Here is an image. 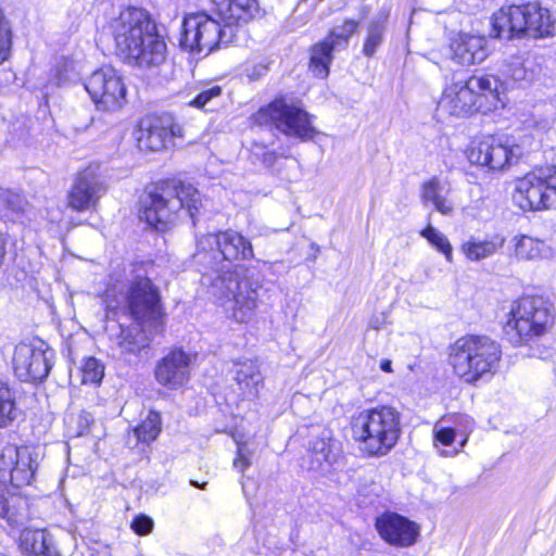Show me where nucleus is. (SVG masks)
Segmentation results:
<instances>
[{"label": "nucleus", "instance_id": "43", "mask_svg": "<svg viewBox=\"0 0 556 556\" xmlns=\"http://www.w3.org/2000/svg\"><path fill=\"white\" fill-rule=\"evenodd\" d=\"M510 76L515 81H522L528 79V72L522 64H516L510 68Z\"/></svg>", "mask_w": 556, "mask_h": 556}, {"label": "nucleus", "instance_id": "7", "mask_svg": "<svg viewBox=\"0 0 556 556\" xmlns=\"http://www.w3.org/2000/svg\"><path fill=\"white\" fill-rule=\"evenodd\" d=\"M236 23H219L204 12L187 14L182 21L180 46L195 53L208 54L219 43H230L240 33Z\"/></svg>", "mask_w": 556, "mask_h": 556}, {"label": "nucleus", "instance_id": "37", "mask_svg": "<svg viewBox=\"0 0 556 556\" xmlns=\"http://www.w3.org/2000/svg\"><path fill=\"white\" fill-rule=\"evenodd\" d=\"M263 387V376L260 372L256 364L251 362L249 368L245 364V400H253L258 397L260 390H262Z\"/></svg>", "mask_w": 556, "mask_h": 556}, {"label": "nucleus", "instance_id": "23", "mask_svg": "<svg viewBox=\"0 0 556 556\" xmlns=\"http://www.w3.org/2000/svg\"><path fill=\"white\" fill-rule=\"evenodd\" d=\"M18 547L25 556H61L45 530L24 529L20 534Z\"/></svg>", "mask_w": 556, "mask_h": 556}, {"label": "nucleus", "instance_id": "31", "mask_svg": "<svg viewBox=\"0 0 556 556\" xmlns=\"http://www.w3.org/2000/svg\"><path fill=\"white\" fill-rule=\"evenodd\" d=\"M16 417L15 393L7 382L0 380V429L10 426Z\"/></svg>", "mask_w": 556, "mask_h": 556}, {"label": "nucleus", "instance_id": "6", "mask_svg": "<svg viewBox=\"0 0 556 556\" xmlns=\"http://www.w3.org/2000/svg\"><path fill=\"white\" fill-rule=\"evenodd\" d=\"M353 437L370 456H383L396 444L401 434V417L390 406L359 413L352 422Z\"/></svg>", "mask_w": 556, "mask_h": 556}, {"label": "nucleus", "instance_id": "2", "mask_svg": "<svg viewBox=\"0 0 556 556\" xmlns=\"http://www.w3.org/2000/svg\"><path fill=\"white\" fill-rule=\"evenodd\" d=\"M116 54L128 65L151 70L166 60L167 46L146 10L127 8L109 23Z\"/></svg>", "mask_w": 556, "mask_h": 556}, {"label": "nucleus", "instance_id": "49", "mask_svg": "<svg viewBox=\"0 0 556 556\" xmlns=\"http://www.w3.org/2000/svg\"><path fill=\"white\" fill-rule=\"evenodd\" d=\"M244 249H245V255L248 254V252H249L250 254H252V245H251V243H250V242H248L247 240H245Z\"/></svg>", "mask_w": 556, "mask_h": 556}, {"label": "nucleus", "instance_id": "5", "mask_svg": "<svg viewBox=\"0 0 556 556\" xmlns=\"http://www.w3.org/2000/svg\"><path fill=\"white\" fill-rule=\"evenodd\" d=\"M202 206L200 192L191 185L179 184L161 193H149L141 201L139 218L156 230L164 231L181 213L194 218Z\"/></svg>", "mask_w": 556, "mask_h": 556}, {"label": "nucleus", "instance_id": "39", "mask_svg": "<svg viewBox=\"0 0 556 556\" xmlns=\"http://www.w3.org/2000/svg\"><path fill=\"white\" fill-rule=\"evenodd\" d=\"M222 88L213 86L201 91L195 98L189 101L188 105L195 109H204L213 99L220 97Z\"/></svg>", "mask_w": 556, "mask_h": 556}, {"label": "nucleus", "instance_id": "22", "mask_svg": "<svg viewBox=\"0 0 556 556\" xmlns=\"http://www.w3.org/2000/svg\"><path fill=\"white\" fill-rule=\"evenodd\" d=\"M309 451L313 456L312 469L327 470L338 460L341 444L333 438L332 431L325 428L311 441Z\"/></svg>", "mask_w": 556, "mask_h": 556}, {"label": "nucleus", "instance_id": "27", "mask_svg": "<svg viewBox=\"0 0 556 556\" xmlns=\"http://www.w3.org/2000/svg\"><path fill=\"white\" fill-rule=\"evenodd\" d=\"M472 91L480 98L481 110H490L498 101L500 80L491 75L471 76L467 79Z\"/></svg>", "mask_w": 556, "mask_h": 556}, {"label": "nucleus", "instance_id": "12", "mask_svg": "<svg viewBox=\"0 0 556 556\" xmlns=\"http://www.w3.org/2000/svg\"><path fill=\"white\" fill-rule=\"evenodd\" d=\"M184 127L170 115H147L135 130L138 148L146 151H162L174 144V139L184 138Z\"/></svg>", "mask_w": 556, "mask_h": 556}, {"label": "nucleus", "instance_id": "29", "mask_svg": "<svg viewBox=\"0 0 556 556\" xmlns=\"http://www.w3.org/2000/svg\"><path fill=\"white\" fill-rule=\"evenodd\" d=\"M514 241L515 254L519 260L531 261L552 256V249L544 241L526 235L515 237Z\"/></svg>", "mask_w": 556, "mask_h": 556}, {"label": "nucleus", "instance_id": "14", "mask_svg": "<svg viewBox=\"0 0 556 556\" xmlns=\"http://www.w3.org/2000/svg\"><path fill=\"white\" fill-rule=\"evenodd\" d=\"M52 357L53 352L45 349L42 342L38 346L20 343L12 358L15 376L26 382L42 381L51 370Z\"/></svg>", "mask_w": 556, "mask_h": 556}, {"label": "nucleus", "instance_id": "33", "mask_svg": "<svg viewBox=\"0 0 556 556\" xmlns=\"http://www.w3.org/2000/svg\"><path fill=\"white\" fill-rule=\"evenodd\" d=\"M161 431V416L157 412L150 410L144 420L138 425L134 432L141 442L154 441Z\"/></svg>", "mask_w": 556, "mask_h": 556}, {"label": "nucleus", "instance_id": "26", "mask_svg": "<svg viewBox=\"0 0 556 556\" xmlns=\"http://www.w3.org/2000/svg\"><path fill=\"white\" fill-rule=\"evenodd\" d=\"M448 188L446 184L438 177H432L422 185L421 199L425 203H431L441 214H450L453 211V204L446 198Z\"/></svg>", "mask_w": 556, "mask_h": 556}, {"label": "nucleus", "instance_id": "35", "mask_svg": "<svg viewBox=\"0 0 556 556\" xmlns=\"http://www.w3.org/2000/svg\"><path fill=\"white\" fill-rule=\"evenodd\" d=\"M358 22L354 20H345L342 25L333 27L326 37L337 49L344 50L349 46L351 36L357 30Z\"/></svg>", "mask_w": 556, "mask_h": 556}, {"label": "nucleus", "instance_id": "30", "mask_svg": "<svg viewBox=\"0 0 556 556\" xmlns=\"http://www.w3.org/2000/svg\"><path fill=\"white\" fill-rule=\"evenodd\" d=\"M25 501L16 494H9L7 486L0 482V517L10 525H16L22 517Z\"/></svg>", "mask_w": 556, "mask_h": 556}, {"label": "nucleus", "instance_id": "25", "mask_svg": "<svg viewBox=\"0 0 556 556\" xmlns=\"http://www.w3.org/2000/svg\"><path fill=\"white\" fill-rule=\"evenodd\" d=\"M336 51L340 50L326 38L311 47L308 68L315 77H328Z\"/></svg>", "mask_w": 556, "mask_h": 556}, {"label": "nucleus", "instance_id": "10", "mask_svg": "<svg viewBox=\"0 0 556 556\" xmlns=\"http://www.w3.org/2000/svg\"><path fill=\"white\" fill-rule=\"evenodd\" d=\"M514 199L523 211L556 210V166L536 167L519 178Z\"/></svg>", "mask_w": 556, "mask_h": 556}, {"label": "nucleus", "instance_id": "36", "mask_svg": "<svg viewBox=\"0 0 556 556\" xmlns=\"http://www.w3.org/2000/svg\"><path fill=\"white\" fill-rule=\"evenodd\" d=\"M104 377V365L96 357H88L81 367V382L98 386Z\"/></svg>", "mask_w": 556, "mask_h": 556}, {"label": "nucleus", "instance_id": "8", "mask_svg": "<svg viewBox=\"0 0 556 556\" xmlns=\"http://www.w3.org/2000/svg\"><path fill=\"white\" fill-rule=\"evenodd\" d=\"M505 332L513 344H526L543 336L553 324L551 305L541 298L526 296L515 302Z\"/></svg>", "mask_w": 556, "mask_h": 556}, {"label": "nucleus", "instance_id": "50", "mask_svg": "<svg viewBox=\"0 0 556 556\" xmlns=\"http://www.w3.org/2000/svg\"><path fill=\"white\" fill-rule=\"evenodd\" d=\"M190 483L193 485V486H197V488H200V489H204L205 485H206V482L202 483V484H199L197 481L194 480H191Z\"/></svg>", "mask_w": 556, "mask_h": 556}, {"label": "nucleus", "instance_id": "19", "mask_svg": "<svg viewBox=\"0 0 556 556\" xmlns=\"http://www.w3.org/2000/svg\"><path fill=\"white\" fill-rule=\"evenodd\" d=\"M191 357L181 349L170 351L155 367L156 381L168 389L181 388L190 378Z\"/></svg>", "mask_w": 556, "mask_h": 556}, {"label": "nucleus", "instance_id": "1", "mask_svg": "<svg viewBox=\"0 0 556 556\" xmlns=\"http://www.w3.org/2000/svg\"><path fill=\"white\" fill-rule=\"evenodd\" d=\"M103 302L111 348L125 358L139 355L163 330L160 294L147 277L136 276L129 283H109Z\"/></svg>", "mask_w": 556, "mask_h": 556}, {"label": "nucleus", "instance_id": "3", "mask_svg": "<svg viewBox=\"0 0 556 556\" xmlns=\"http://www.w3.org/2000/svg\"><path fill=\"white\" fill-rule=\"evenodd\" d=\"M501 358V344L488 336H463L448 349V364L466 383L492 377L500 367Z\"/></svg>", "mask_w": 556, "mask_h": 556}, {"label": "nucleus", "instance_id": "42", "mask_svg": "<svg viewBox=\"0 0 556 556\" xmlns=\"http://www.w3.org/2000/svg\"><path fill=\"white\" fill-rule=\"evenodd\" d=\"M264 12L260 8L257 0H245V22L262 17Z\"/></svg>", "mask_w": 556, "mask_h": 556}, {"label": "nucleus", "instance_id": "32", "mask_svg": "<svg viewBox=\"0 0 556 556\" xmlns=\"http://www.w3.org/2000/svg\"><path fill=\"white\" fill-rule=\"evenodd\" d=\"M387 16H379L372 20L367 28V36L363 45V53L371 58L377 52L384 39Z\"/></svg>", "mask_w": 556, "mask_h": 556}, {"label": "nucleus", "instance_id": "20", "mask_svg": "<svg viewBox=\"0 0 556 556\" xmlns=\"http://www.w3.org/2000/svg\"><path fill=\"white\" fill-rule=\"evenodd\" d=\"M451 59L463 66L481 63L488 56L486 39L467 33L457 34L450 43Z\"/></svg>", "mask_w": 556, "mask_h": 556}, {"label": "nucleus", "instance_id": "41", "mask_svg": "<svg viewBox=\"0 0 556 556\" xmlns=\"http://www.w3.org/2000/svg\"><path fill=\"white\" fill-rule=\"evenodd\" d=\"M240 295H233V299L228 300L226 303V309H232V318L238 323H242L243 320V311L242 304L239 299Z\"/></svg>", "mask_w": 556, "mask_h": 556}, {"label": "nucleus", "instance_id": "34", "mask_svg": "<svg viewBox=\"0 0 556 556\" xmlns=\"http://www.w3.org/2000/svg\"><path fill=\"white\" fill-rule=\"evenodd\" d=\"M217 7L224 22L236 23V28L241 29L243 17V0H212Z\"/></svg>", "mask_w": 556, "mask_h": 556}, {"label": "nucleus", "instance_id": "45", "mask_svg": "<svg viewBox=\"0 0 556 556\" xmlns=\"http://www.w3.org/2000/svg\"><path fill=\"white\" fill-rule=\"evenodd\" d=\"M258 299V292L256 289H252L251 291L245 292V309H250L256 306V302Z\"/></svg>", "mask_w": 556, "mask_h": 556}, {"label": "nucleus", "instance_id": "48", "mask_svg": "<svg viewBox=\"0 0 556 556\" xmlns=\"http://www.w3.org/2000/svg\"><path fill=\"white\" fill-rule=\"evenodd\" d=\"M380 369L384 372H392V362L390 359H382L380 362Z\"/></svg>", "mask_w": 556, "mask_h": 556}, {"label": "nucleus", "instance_id": "16", "mask_svg": "<svg viewBox=\"0 0 556 556\" xmlns=\"http://www.w3.org/2000/svg\"><path fill=\"white\" fill-rule=\"evenodd\" d=\"M39 463V453L30 446H9L2 452L0 467L9 469L11 484L22 488L30 484Z\"/></svg>", "mask_w": 556, "mask_h": 556}, {"label": "nucleus", "instance_id": "13", "mask_svg": "<svg viewBox=\"0 0 556 556\" xmlns=\"http://www.w3.org/2000/svg\"><path fill=\"white\" fill-rule=\"evenodd\" d=\"M521 154V148L511 143L509 138L489 136L469 150L468 160L492 170H502L517 162Z\"/></svg>", "mask_w": 556, "mask_h": 556}, {"label": "nucleus", "instance_id": "24", "mask_svg": "<svg viewBox=\"0 0 556 556\" xmlns=\"http://www.w3.org/2000/svg\"><path fill=\"white\" fill-rule=\"evenodd\" d=\"M457 420L459 425L464 426L463 430H456L453 428H440L434 430L433 446L442 457L455 456L459 453V448H452L447 451L441 450L440 445L451 446L455 441L456 435L459 434L463 437L459 444L462 448L467 443L468 433L473 430V420L470 417L462 415L457 418Z\"/></svg>", "mask_w": 556, "mask_h": 556}, {"label": "nucleus", "instance_id": "15", "mask_svg": "<svg viewBox=\"0 0 556 556\" xmlns=\"http://www.w3.org/2000/svg\"><path fill=\"white\" fill-rule=\"evenodd\" d=\"M105 192L99 166L90 165L77 174L68 192V205L79 212L92 208Z\"/></svg>", "mask_w": 556, "mask_h": 556}, {"label": "nucleus", "instance_id": "11", "mask_svg": "<svg viewBox=\"0 0 556 556\" xmlns=\"http://www.w3.org/2000/svg\"><path fill=\"white\" fill-rule=\"evenodd\" d=\"M98 111L116 112L126 103L127 89L122 76L112 66L94 71L85 83Z\"/></svg>", "mask_w": 556, "mask_h": 556}, {"label": "nucleus", "instance_id": "46", "mask_svg": "<svg viewBox=\"0 0 556 556\" xmlns=\"http://www.w3.org/2000/svg\"><path fill=\"white\" fill-rule=\"evenodd\" d=\"M233 441L237 444V452H238V457L233 460V465L239 470H243V462L241 460V453H242L241 442L236 437H233Z\"/></svg>", "mask_w": 556, "mask_h": 556}, {"label": "nucleus", "instance_id": "40", "mask_svg": "<svg viewBox=\"0 0 556 556\" xmlns=\"http://www.w3.org/2000/svg\"><path fill=\"white\" fill-rule=\"evenodd\" d=\"M154 522L147 515H138L130 522V529L138 535H148L152 532Z\"/></svg>", "mask_w": 556, "mask_h": 556}, {"label": "nucleus", "instance_id": "18", "mask_svg": "<svg viewBox=\"0 0 556 556\" xmlns=\"http://www.w3.org/2000/svg\"><path fill=\"white\" fill-rule=\"evenodd\" d=\"M376 528L383 541L396 547L412 546L419 535V528L415 522L395 513H386L378 517Z\"/></svg>", "mask_w": 556, "mask_h": 556}, {"label": "nucleus", "instance_id": "9", "mask_svg": "<svg viewBox=\"0 0 556 556\" xmlns=\"http://www.w3.org/2000/svg\"><path fill=\"white\" fill-rule=\"evenodd\" d=\"M253 122L258 125L270 124L281 134L301 141L312 140L317 134L309 114L285 99H276L261 108L253 116Z\"/></svg>", "mask_w": 556, "mask_h": 556}, {"label": "nucleus", "instance_id": "47", "mask_svg": "<svg viewBox=\"0 0 556 556\" xmlns=\"http://www.w3.org/2000/svg\"><path fill=\"white\" fill-rule=\"evenodd\" d=\"M276 153L273 151H267L263 153V164L266 167H271L276 162Z\"/></svg>", "mask_w": 556, "mask_h": 556}, {"label": "nucleus", "instance_id": "44", "mask_svg": "<svg viewBox=\"0 0 556 556\" xmlns=\"http://www.w3.org/2000/svg\"><path fill=\"white\" fill-rule=\"evenodd\" d=\"M268 71V67L264 63H260L253 67V71L248 74L249 78L252 80H256L260 77L264 76Z\"/></svg>", "mask_w": 556, "mask_h": 556}, {"label": "nucleus", "instance_id": "51", "mask_svg": "<svg viewBox=\"0 0 556 556\" xmlns=\"http://www.w3.org/2000/svg\"><path fill=\"white\" fill-rule=\"evenodd\" d=\"M0 556H9V555L0 552Z\"/></svg>", "mask_w": 556, "mask_h": 556}, {"label": "nucleus", "instance_id": "28", "mask_svg": "<svg viewBox=\"0 0 556 556\" xmlns=\"http://www.w3.org/2000/svg\"><path fill=\"white\" fill-rule=\"evenodd\" d=\"M504 243L505 238L502 235H494L486 240L471 239L462 245V250L470 261H481L495 254Z\"/></svg>", "mask_w": 556, "mask_h": 556}, {"label": "nucleus", "instance_id": "4", "mask_svg": "<svg viewBox=\"0 0 556 556\" xmlns=\"http://www.w3.org/2000/svg\"><path fill=\"white\" fill-rule=\"evenodd\" d=\"M492 35L504 40L551 38L556 35V15L539 2L503 7L492 16Z\"/></svg>", "mask_w": 556, "mask_h": 556}, {"label": "nucleus", "instance_id": "38", "mask_svg": "<svg viewBox=\"0 0 556 556\" xmlns=\"http://www.w3.org/2000/svg\"><path fill=\"white\" fill-rule=\"evenodd\" d=\"M420 235L435 247L438 251L442 252L448 262L452 261V245L442 232L428 225Z\"/></svg>", "mask_w": 556, "mask_h": 556}, {"label": "nucleus", "instance_id": "17", "mask_svg": "<svg viewBox=\"0 0 556 556\" xmlns=\"http://www.w3.org/2000/svg\"><path fill=\"white\" fill-rule=\"evenodd\" d=\"M479 99L467 80L453 83L444 89L437 105V115L466 117L481 112Z\"/></svg>", "mask_w": 556, "mask_h": 556}, {"label": "nucleus", "instance_id": "21", "mask_svg": "<svg viewBox=\"0 0 556 556\" xmlns=\"http://www.w3.org/2000/svg\"><path fill=\"white\" fill-rule=\"evenodd\" d=\"M200 245L208 247L213 252V258L219 256L230 263L240 261L243 254V237L233 231L210 233L200 240Z\"/></svg>", "mask_w": 556, "mask_h": 556}]
</instances>
